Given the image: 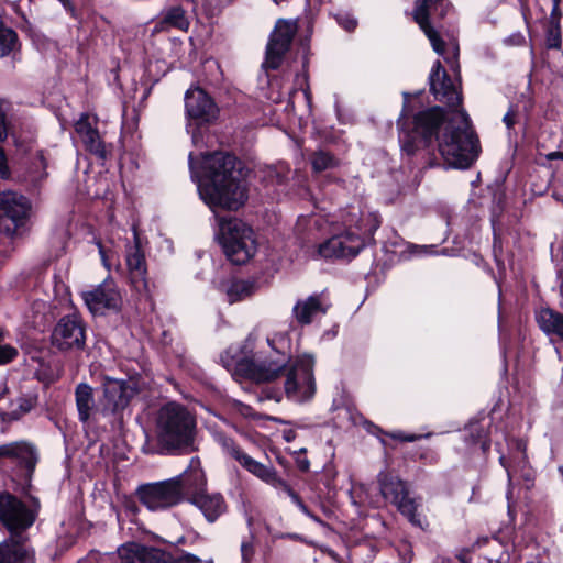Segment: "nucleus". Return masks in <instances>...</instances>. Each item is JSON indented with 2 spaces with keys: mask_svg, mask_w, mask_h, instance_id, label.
<instances>
[{
  "mask_svg": "<svg viewBox=\"0 0 563 563\" xmlns=\"http://www.w3.org/2000/svg\"><path fill=\"white\" fill-rule=\"evenodd\" d=\"M125 262L133 288L141 295H148L150 282L146 258L135 227H133V243L126 246Z\"/></svg>",
  "mask_w": 563,
  "mask_h": 563,
  "instance_id": "15",
  "label": "nucleus"
},
{
  "mask_svg": "<svg viewBox=\"0 0 563 563\" xmlns=\"http://www.w3.org/2000/svg\"><path fill=\"white\" fill-rule=\"evenodd\" d=\"M163 23L181 31H186L189 26V21L186 18L185 11L180 7L170 8L166 12Z\"/></svg>",
  "mask_w": 563,
  "mask_h": 563,
  "instance_id": "28",
  "label": "nucleus"
},
{
  "mask_svg": "<svg viewBox=\"0 0 563 563\" xmlns=\"http://www.w3.org/2000/svg\"><path fill=\"white\" fill-rule=\"evenodd\" d=\"M37 161H38V164L42 166V168L45 169L46 168V161H45V157H44L42 152L38 153ZM45 176H46V173H45V170H43L38 175H35L33 178H34V180L40 181V180L44 179Z\"/></svg>",
  "mask_w": 563,
  "mask_h": 563,
  "instance_id": "34",
  "label": "nucleus"
},
{
  "mask_svg": "<svg viewBox=\"0 0 563 563\" xmlns=\"http://www.w3.org/2000/svg\"><path fill=\"white\" fill-rule=\"evenodd\" d=\"M34 520L33 511L20 499L9 493L0 494V523L11 532V538L0 543V563H33V551L21 532Z\"/></svg>",
  "mask_w": 563,
  "mask_h": 563,
  "instance_id": "4",
  "label": "nucleus"
},
{
  "mask_svg": "<svg viewBox=\"0 0 563 563\" xmlns=\"http://www.w3.org/2000/svg\"><path fill=\"white\" fill-rule=\"evenodd\" d=\"M31 208L23 195L11 190L0 192V230L13 235L29 219Z\"/></svg>",
  "mask_w": 563,
  "mask_h": 563,
  "instance_id": "11",
  "label": "nucleus"
},
{
  "mask_svg": "<svg viewBox=\"0 0 563 563\" xmlns=\"http://www.w3.org/2000/svg\"><path fill=\"white\" fill-rule=\"evenodd\" d=\"M378 484L383 497L389 500L398 511L413 526L422 527V519L418 512L420 503L410 497L406 482L389 473L378 474Z\"/></svg>",
  "mask_w": 563,
  "mask_h": 563,
  "instance_id": "9",
  "label": "nucleus"
},
{
  "mask_svg": "<svg viewBox=\"0 0 563 563\" xmlns=\"http://www.w3.org/2000/svg\"><path fill=\"white\" fill-rule=\"evenodd\" d=\"M267 345L268 351L252 353V339L249 338L240 352L229 349L221 356L222 363L235 379L265 383L283 374L288 399L296 402L310 400L316 393L313 356L302 354L291 357L289 340L284 334L267 338Z\"/></svg>",
  "mask_w": 563,
  "mask_h": 563,
  "instance_id": "2",
  "label": "nucleus"
},
{
  "mask_svg": "<svg viewBox=\"0 0 563 563\" xmlns=\"http://www.w3.org/2000/svg\"><path fill=\"white\" fill-rule=\"evenodd\" d=\"M503 121L508 129H511L516 122V112L512 109H509V111L504 115Z\"/></svg>",
  "mask_w": 563,
  "mask_h": 563,
  "instance_id": "35",
  "label": "nucleus"
},
{
  "mask_svg": "<svg viewBox=\"0 0 563 563\" xmlns=\"http://www.w3.org/2000/svg\"><path fill=\"white\" fill-rule=\"evenodd\" d=\"M338 23L346 31H353L356 27V20L349 13H340L336 15Z\"/></svg>",
  "mask_w": 563,
  "mask_h": 563,
  "instance_id": "33",
  "label": "nucleus"
},
{
  "mask_svg": "<svg viewBox=\"0 0 563 563\" xmlns=\"http://www.w3.org/2000/svg\"><path fill=\"white\" fill-rule=\"evenodd\" d=\"M197 189L212 211L217 208L235 211L249 198L241 163L227 153L203 157V176L197 180Z\"/></svg>",
  "mask_w": 563,
  "mask_h": 563,
  "instance_id": "3",
  "label": "nucleus"
},
{
  "mask_svg": "<svg viewBox=\"0 0 563 563\" xmlns=\"http://www.w3.org/2000/svg\"><path fill=\"white\" fill-rule=\"evenodd\" d=\"M16 41V33L2 24L0 26V57L9 55L14 49Z\"/></svg>",
  "mask_w": 563,
  "mask_h": 563,
  "instance_id": "29",
  "label": "nucleus"
},
{
  "mask_svg": "<svg viewBox=\"0 0 563 563\" xmlns=\"http://www.w3.org/2000/svg\"><path fill=\"white\" fill-rule=\"evenodd\" d=\"M320 298L310 296L306 299L298 300L292 308V317L300 325L310 324L316 318L325 313Z\"/></svg>",
  "mask_w": 563,
  "mask_h": 563,
  "instance_id": "24",
  "label": "nucleus"
},
{
  "mask_svg": "<svg viewBox=\"0 0 563 563\" xmlns=\"http://www.w3.org/2000/svg\"><path fill=\"white\" fill-rule=\"evenodd\" d=\"M422 252L427 253L429 249H431V246H420L419 247Z\"/></svg>",
  "mask_w": 563,
  "mask_h": 563,
  "instance_id": "49",
  "label": "nucleus"
},
{
  "mask_svg": "<svg viewBox=\"0 0 563 563\" xmlns=\"http://www.w3.org/2000/svg\"><path fill=\"white\" fill-rule=\"evenodd\" d=\"M242 556L244 560H249L252 554V547L247 543H243L241 547Z\"/></svg>",
  "mask_w": 563,
  "mask_h": 563,
  "instance_id": "38",
  "label": "nucleus"
},
{
  "mask_svg": "<svg viewBox=\"0 0 563 563\" xmlns=\"http://www.w3.org/2000/svg\"><path fill=\"white\" fill-rule=\"evenodd\" d=\"M256 290V285L251 280H233L227 288V297L230 303H234L251 297Z\"/></svg>",
  "mask_w": 563,
  "mask_h": 563,
  "instance_id": "27",
  "label": "nucleus"
},
{
  "mask_svg": "<svg viewBox=\"0 0 563 563\" xmlns=\"http://www.w3.org/2000/svg\"><path fill=\"white\" fill-rule=\"evenodd\" d=\"M221 443L228 454H230L234 460H236L242 467L249 471L251 474L265 482L268 485L274 487L284 488L291 500L298 506L299 503H302L298 494H296L289 485L282 479L276 470L271 465H265L258 461H255L253 457L244 453L240 448H238L232 440L222 437Z\"/></svg>",
  "mask_w": 563,
  "mask_h": 563,
  "instance_id": "10",
  "label": "nucleus"
},
{
  "mask_svg": "<svg viewBox=\"0 0 563 563\" xmlns=\"http://www.w3.org/2000/svg\"><path fill=\"white\" fill-rule=\"evenodd\" d=\"M459 47L454 48V57L457 55Z\"/></svg>",
  "mask_w": 563,
  "mask_h": 563,
  "instance_id": "50",
  "label": "nucleus"
},
{
  "mask_svg": "<svg viewBox=\"0 0 563 563\" xmlns=\"http://www.w3.org/2000/svg\"><path fill=\"white\" fill-rule=\"evenodd\" d=\"M219 241L227 257L236 265L246 263L256 252L252 228L235 218L220 220Z\"/></svg>",
  "mask_w": 563,
  "mask_h": 563,
  "instance_id": "8",
  "label": "nucleus"
},
{
  "mask_svg": "<svg viewBox=\"0 0 563 563\" xmlns=\"http://www.w3.org/2000/svg\"><path fill=\"white\" fill-rule=\"evenodd\" d=\"M402 439H404L405 441L412 442V441L417 440V439H418V437H416V435H409V437H406V438H402Z\"/></svg>",
  "mask_w": 563,
  "mask_h": 563,
  "instance_id": "47",
  "label": "nucleus"
},
{
  "mask_svg": "<svg viewBox=\"0 0 563 563\" xmlns=\"http://www.w3.org/2000/svg\"><path fill=\"white\" fill-rule=\"evenodd\" d=\"M113 558H114V555H113V554H111V555H106V556L102 559V561H103L104 563H107L108 561H112V560H113Z\"/></svg>",
  "mask_w": 563,
  "mask_h": 563,
  "instance_id": "48",
  "label": "nucleus"
},
{
  "mask_svg": "<svg viewBox=\"0 0 563 563\" xmlns=\"http://www.w3.org/2000/svg\"><path fill=\"white\" fill-rule=\"evenodd\" d=\"M309 467V462L308 461H305L300 464V468L303 470V471H307Z\"/></svg>",
  "mask_w": 563,
  "mask_h": 563,
  "instance_id": "46",
  "label": "nucleus"
},
{
  "mask_svg": "<svg viewBox=\"0 0 563 563\" xmlns=\"http://www.w3.org/2000/svg\"><path fill=\"white\" fill-rule=\"evenodd\" d=\"M37 405V395L27 394L18 397L10 402V410L7 412L8 419L18 420L29 413Z\"/></svg>",
  "mask_w": 563,
  "mask_h": 563,
  "instance_id": "26",
  "label": "nucleus"
},
{
  "mask_svg": "<svg viewBox=\"0 0 563 563\" xmlns=\"http://www.w3.org/2000/svg\"><path fill=\"white\" fill-rule=\"evenodd\" d=\"M548 159H563V152H552L547 155Z\"/></svg>",
  "mask_w": 563,
  "mask_h": 563,
  "instance_id": "42",
  "label": "nucleus"
},
{
  "mask_svg": "<svg viewBox=\"0 0 563 563\" xmlns=\"http://www.w3.org/2000/svg\"><path fill=\"white\" fill-rule=\"evenodd\" d=\"M298 507H299V509H300L305 515H307L308 517L312 518L313 520H316V521L320 522V520L309 511V509L306 507V505H305L303 503H299Z\"/></svg>",
  "mask_w": 563,
  "mask_h": 563,
  "instance_id": "40",
  "label": "nucleus"
},
{
  "mask_svg": "<svg viewBox=\"0 0 563 563\" xmlns=\"http://www.w3.org/2000/svg\"><path fill=\"white\" fill-rule=\"evenodd\" d=\"M553 1V9H552V13H551V16L553 19L552 22H555L554 21V18L559 14V4H560V0H552Z\"/></svg>",
  "mask_w": 563,
  "mask_h": 563,
  "instance_id": "41",
  "label": "nucleus"
},
{
  "mask_svg": "<svg viewBox=\"0 0 563 563\" xmlns=\"http://www.w3.org/2000/svg\"><path fill=\"white\" fill-rule=\"evenodd\" d=\"M189 167H190L192 177H195L192 154L189 155Z\"/></svg>",
  "mask_w": 563,
  "mask_h": 563,
  "instance_id": "45",
  "label": "nucleus"
},
{
  "mask_svg": "<svg viewBox=\"0 0 563 563\" xmlns=\"http://www.w3.org/2000/svg\"><path fill=\"white\" fill-rule=\"evenodd\" d=\"M122 563H173L166 552L136 542H129L118 549Z\"/></svg>",
  "mask_w": 563,
  "mask_h": 563,
  "instance_id": "22",
  "label": "nucleus"
},
{
  "mask_svg": "<svg viewBox=\"0 0 563 563\" xmlns=\"http://www.w3.org/2000/svg\"><path fill=\"white\" fill-rule=\"evenodd\" d=\"M191 478L197 482L198 485L203 484V472L194 461L190 467L178 476L166 481L140 485L136 489V496L140 503L148 510H164L183 500L184 495L189 492Z\"/></svg>",
  "mask_w": 563,
  "mask_h": 563,
  "instance_id": "6",
  "label": "nucleus"
},
{
  "mask_svg": "<svg viewBox=\"0 0 563 563\" xmlns=\"http://www.w3.org/2000/svg\"><path fill=\"white\" fill-rule=\"evenodd\" d=\"M206 479L203 484L198 485L192 478L190 479L188 495L191 496V503L198 507L208 521H214L225 510L224 499L220 494H207L203 492Z\"/></svg>",
  "mask_w": 563,
  "mask_h": 563,
  "instance_id": "21",
  "label": "nucleus"
},
{
  "mask_svg": "<svg viewBox=\"0 0 563 563\" xmlns=\"http://www.w3.org/2000/svg\"><path fill=\"white\" fill-rule=\"evenodd\" d=\"M312 167L316 172H322L336 165L335 158L327 152L319 151L311 158Z\"/></svg>",
  "mask_w": 563,
  "mask_h": 563,
  "instance_id": "30",
  "label": "nucleus"
},
{
  "mask_svg": "<svg viewBox=\"0 0 563 563\" xmlns=\"http://www.w3.org/2000/svg\"><path fill=\"white\" fill-rule=\"evenodd\" d=\"M346 230L335 234L318 247L323 258H352L364 247L365 239L380 225L379 216L369 211H352L345 219Z\"/></svg>",
  "mask_w": 563,
  "mask_h": 563,
  "instance_id": "5",
  "label": "nucleus"
},
{
  "mask_svg": "<svg viewBox=\"0 0 563 563\" xmlns=\"http://www.w3.org/2000/svg\"><path fill=\"white\" fill-rule=\"evenodd\" d=\"M136 393L133 383L106 377L102 384L100 415L107 417L120 413L129 406L130 400Z\"/></svg>",
  "mask_w": 563,
  "mask_h": 563,
  "instance_id": "14",
  "label": "nucleus"
},
{
  "mask_svg": "<svg viewBox=\"0 0 563 563\" xmlns=\"http://www.w3.org/2000/svg\"><path fill=\"white\" fill-rule=\"evenodd\" d=\"M176 563H201V561L192 554H185L179 558Z\"/></svg>",
  "mask_w": 563,
  "mask_h": 563,
  "instance_id": "37",
  "label": "nucleus"
},
{
  "mask_svg": "<svg viewBox=\"0 0 563 563\" xmlns=\"http://www.w3.org/2000/svg\"><path fill=\"white\" fill-rule=\"evenodd\" d=\"M186 113L200 122H212L218 118L219 108L212 98L201 88L192 87L185 95Z\"/></svg>",
  "mask_w": 563,
  "mask_h": 563,
  "instance_id": "18",
  "label": "nucleus"
},
{
  "mask_svg": "<svg viewBox=\"0 0 563 563\" xmlns=\"http://www.w3.org/2000/svg\"><path fill=\"white\" fill-rule=\"evenodd\" d=\"M297 30V23L292 20L279 19L276 22L266 46V56L263 64L265 68L277 69L282 65Z\"/></svg>",
  "mask_w": 563,
  "mask_h": 563,
  "instance_id": "13",
  "label": "nucleus"
},
{
  "mask_svg": "<svg viewBox=\"0 0 563 563\" xmlns=\"http://www.w3.org/2000/svg\"><path fill=\"white\" fill-rule=\"evenodd\" d=\"M430 90L437 100L446 103L451 109L461 104V93L439 60L430 74ZM434 136L439 141L438 147L443 159L451 167L468 168L479 155L478 137L464 110L444 112L442 108L433 107L417 113L412 128L402 130L401 147L411 155L417 150L429 147Z\"/></svg>",
  "mask_w": 563,
  "mask_h": 563,
  "instance_id": "1",
  "label": "nucleus"
},
{
  "mask_svg": "<svg viewBox=\"0 0 563 563\" xmlns=\"http://www.w3.org/2000/svg\"><path fill=\"white\" fill-rule=\"evenodd\" d=\"M75 400L78 419L86 423L93 416L100 415V405H96L93 389L87 383H80L75 388Z\"/></svg>",
  "mask_w": 563,
  "mask_h": 563,
  "instance_id": "23",
  "label": "nucleus"
},
{
  "mask_svg": "<svg viewBox=\"0 0 563 563\" xmlns=\"http://www.w3.org/2000/svg\"><path fill=\"white\" fill-rule=\"evenodd\" d=\"M449 9L445 0H417L413 10V19L429 38L432 48L439 55H444V42L439 36L431 21L442 19Z\"/></svg>",
  "mask_w": 563,
  "mask_h": 563,
  "instance_id": "12",
  "label": "nucleus"
},
{
  "mask_svg": "<svg viewBox=\"0 0 563 563\" xmlns=\"http://www.w3.org/2000/svg\"><path fill=\"white\" fill-rule=\"evenodd\" d=\"M8 176V165L3 151L0 148V178Z\"/></svg>",
  "mask_w": 563,
  "mask_h": 563,
  "instance_id": "36",
  "label": "nucleus"
},
{
  "mask_svg": "<svg viewBox=\"0 0 563 563\" xmlns=\"http://www.w3.org/2000/svg\"><path fill=\"white\" fill-rule=\"evenodd\" d=\"M196 434V419L181 405L168 402L156 418L158 442L168 450L191 449Z\"/></svg>",
  "mask_w": 563,
  "mask_h": 563,
  "instance_id": "7",
  "label": "nucleus"
},
{
  "mask_svg": "<svg viewBox=\"0 0 563 563\" xmlns=\"http://www.w3.org/2000/svg\"><path fill=\"white\" fill-rule=\"evenodd\" d=\"M96 125L97 118H91L88 113H81L74 128L86 151L104 161L108 150Z\"/></svg>",
  "mask_w": 563,
  "mask_h": 563,
  "instance_id": "19",
  "label": "nucleus"
},
{
  "mask_svg": "<svg viewBox=\"0 0 563 563\" xmlns=\"http://www.w3.org/2000/svg\"><path fill=\"white\" fill-rule=\"evenodd\" d=\"M545 44L548 48H560L561 31L558 22H552L548 29Z\"/></svg>",
  "mask_w": 563,
  "mask_h": 563,
  "instance_id": "31",
  "label": "nucleus"
},
{
  "mask_svg": "<svg viewBox=\"0 0 563 563\" xmlns=\"http://www.w3.org/2000/svg\"><path fill=\"white\" fill-rule=\"evenodd\" d=\"M98 249H99V254L101 256V260L103 262V264L107 266V257H106V253H104V250H103V246L101 245V243H98Z\"/></svg>",
  "mask_w": 563,
  "mask_h": 563,
  "instance_id": "43",
  "label": "nucleus"
},
{
  "mask_svg": "<svg viewBox=\"0 0 563 563\" xmlns=\"http://www.w3.org/2000/svg\"><path fill=\"white\" fill-rule=\"evenodd\" d=\"M81 298L92 314H103L108 310L118 311L122 305V297L113 284L106 280L97 287L81 292Z\"/></svg>",
  "mask_w": 563,
  "mask_h": 563,
  "instance_id": "17",
  "label": "nucleus"
},
{
  "mask_svg": "<svg viewBox=\"0 0 563 563\" xmlns=\"http://www.w3.org/2000/svg\"><path fill=\"white\" fill-rule=\"evenodd\" d=\"M537 320L545 333L556 334L563 339V314L551 309H542Z\"/></svg>",
  "mask_w": 563,
  "mask_h": 563,
  "instance_id": "25",
  "label": "nucleus"
},
{
  "mask_svg": "<svg viewBox=\"0 0 563 563\" xmlns=\"http://www.w3.org/2000/svg\"><path fill=\"white\" fill-rule=\"evenodd\" d=\"M9 134V123L7 120V109L4 102L0 101V142L7 140Z\"/></svg>",
  "mask_w": 563,
  "mask_h": 563,
  "instance_id": "32",
  "label": "nucleus"
},
{
  "mask_svg": "<svg viewBox=\"0 0 563 563\" xmlns=\"http://www.w3.org/2000/svg\"><path fill=\"white\" fill-rule=\"evenodd\" d=\"M8 394V387L5 385L0 386V401L5 398Z\"/></svg>",
  "mask_w": 563,
  "mask_h": 563,
  "instance_id": "44",
  "label": "nucleus"
},
{
  "mask_svg": "<svg viewBox=\"0 0 563 563\" xmlns=\"http://www.w3.org/2000/svg\"><path fill=\"white\" fill-rule=\"evenodd\" d=\"M85 342V327L76 314L62 318L54 328L52 343L62 351L80 350Z\"/></svg>",
  "mask_w": 563,
  "mask_h": 563,
  "instance_id": "16",
  "label": "nucleus"
},
{
  "mask_svg": "<svg viewBox=\"0 0 563 563\" xmlns=\"http://www.w3.org/2000/svg\"><path fill=\"white\" fill-rule=\"evenodd\" d=\"M0 459L10 461L30 476L37 463V453L30 442L15 441L0 445Z\"/></svg>",
  "mask_w": 563,
  "mask_h": 563,
  "instance_id": "20",
  "label": "nucleus"
},
{
  "mask_svg": "<svg viewBox=\"0 0 563 563\" xmlns=\"http://www.w3.org/2000/svg\"><path fill=\"white\" fill-rule=\"evenodd\" d=\"M298 507H299V509H300L305 515H307L308 517L312 518L313 520H316V521L320 522V520L309 511V509L306 507V505H305L303 503H299Z\"/></svg>",
  "mask_w": 563,
  "mask_h": 563,
  "instance_id": "39",
  "label": "nucleus"
}]
</instances>
